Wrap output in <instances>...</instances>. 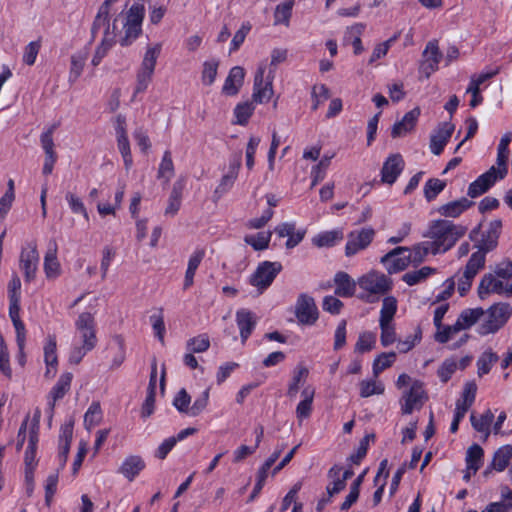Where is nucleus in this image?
Instances as JSON below:
<instances>
[{
	"mask_svg": "<svg viewBox=\"0 0 512 512\" xmlns=\"http://www.w3.org/2000/svg\"><path fill=\"white\" fill-rule=\"evenodd\" d=\"M144 468L145 463L140 456H129L121 465L119 472L132 481Z\"/></svg>",
	"mask_w": 512,
	"mask_h": 512,
	"instance_id": "30",
	"label": "nucleus"
},
{
	"mask_svg": "<svg viewBox=\"0 0 512 512\" xmlns=\"http://www.w3.org/2000/svg\"><path fill=\"white\" fill-rule=\"evenodd\" d=\"M442 56L437 41L428 42L423 51L424 60L420 65V72L426 78H429L430 75L438 69Z\"/></svg>",
	"mask_w": 512,
	"mask_h": 512,
	"instance_id": "16",
	"label": "nucleus"
},
{
	"mask_svg": "<svg viewBox=\"0 0 512 512\" xmlns=\"http://www.w3.org/2000/svg\"><path fill=\"white\" fill-rule=\"evenodd\" d=\"M484 310L482 308L466 309L461 312L457 321L462 325V329H468L473 326L482 316Z\"/></svg>",
	"mask_w": 512,
	"mask_h": 512,
	"instance_id": "46",
	"label": "nucleus"
},
{
	"mask_svg": "<svg viewBox=\"0 0 512 512\" xmlns=\"http://www.w3.org/2000/svg\"><path fill=\"white\" fill-rule=\"evenodd\" d=\"M397 311V300L393 296H388L383 299L382 308L380 311L379 326L391 324Z\"/></svg>",
	"mask_w": 512,
	"mask_h": 512,
	"instance_id": "34",
	"label": "nucleus"
},
{
	"mask_svg": "<svg viewBox=\"0 0 512 512\" xmlns=\"http://www.w3.org/2000/svg\"><path fill=\"white\" fill-rule=\"evenodd\" d=\"M73 437V423H65L61 426L59 436V459L60 466L64 467L70 451V445Z\"/></svg>",
	"mask_w": 512,
	"mask_h": 512,
	"instance_id": "26",
	"label": "nucleus"
},
{
	"mask_svg": "<svg viewBox=\"0 0 512 512\" xmlns=\"http://www.w3.org/2000/svg\"><path fill=\"white\" fill-rule=\"evenodd\" d=\"M114 44L116 43L104 33L100 44L96 47L95 53L91 61L92 65L98 66Z\"/></svg>",
	"mask_w": 512,
	"mask_h": 512,
	"instance_id": "52",
	"label": "nucleus"
},
{
	"mask_svg": "<svg viewBox=\"0 0 512 512\" xmlns=\"http://www.w3.org/2000/svg\"><path fill=\"white\" fill-rule=\"evenodd\" d=\"M210 346L209 337L205 334L191 338L187 342V348L192 353L205 352Z\"/></svg>",
	"mask_w": 512,
	"mask_h": 512,
	"instance_id": "61",
	"label": "nucleus"
},
{
	"mask_svg": "<svg viewBox=\"0 0 512 512\" xmlns=\"http://www.w3.org/2000/svg\"><path fill=\"white\" fill-rule=\"evenodd\" d=\"M501 220H493L489 223L487 231L482 234L481 241L476 245L478 250L488 253L494 250L498 245V239L501 234Z\"/></svg>",
	"mask_w": 512,
	"mask_h": 512,
	"instance_id": "19",
	"label": "nucleus"
},
{
	"mask_svg": "<svg viewBox=\"0 0 512 512\" xmlns=\"http://www.w3.org/2000/svg\"><path fill=\"white\" fill-rule=\"evenodd\" d=\"M511 459L512 445H504L494 453L491 466L494 470L501 472L509 465Z\"/></svg>",
	"mask_w": 512,
	"mask_h": 512,
	"instance_id": "33",
	"label": "nucleus"
},
{
	"mask_svg": "<svg viewBox=\"0 0 512 512\" xmlns=\"http://www.w3.org/2000/svg\"><path fill=\"white\" fill-rule=\"evenodd\" d=\"M483 455L484 451L478 444L471 445L466 454L467 469L475 474L482 464Z\"/></svg>",
	"mask_w": 512,
	"mask_h": 512,
	"instance_id": "36",
	"label": "nucleus"
},
{
	"mask_svg": "<svg viewBox=\"0 0 512 512\" xmlns=\"http://www.w3.org/2000/svg\"><path fill=\"white\" fill-rule=\"evenodd\" d=\"M467 232V227L452 221L439 219L430 223L425 237L433 248L432 254H441L450 250Z\"/></svg>",
	"mask_w": 512,
	"mask_h": 512,
	"instance_id": "2",
	"label": "nucleus"
},
{
	"mask_svg": "<svg viewBox=\"0 0 512 512\" xmlns=\"http://www.w3.org/2000/svg\"><path fill=\"white\" fill-rule=\"evenodd\" d=\"M55 128V125L51 126L47 131L43 132L40 136V142L45 152V157L57 156V153L54 150L55 144L53 141V133Z\"/></svg>",
	"mask_w": 512,
	"mask_h": 512,
	"instance_id": "59",
	"label": "nucleus"
},
{
	"mask_svg": "<svg viewBox=\"0 0 512 512\" xmlns=\"http://www.w3.org/2000/svg\"><path fill=\"white\" fill-rule=\"evenodd\" d=\"M271 236V232H259L256 235L245 236L244 241L251 245L254 250L261 251L268 248Z\"/></svg>",
	"mask_w": 512,
	"mask_h": 512,
	"instance_id": "48",
	"label": "nucleus"
},
{
	"mask_svg": "<svg viewBox=\"0 0 512 512\" xmlns=\"http://www.w3.org/2000/svg\"><path fill=\"white\" fill-rule=\"evenodd\" d=\"M44 270L47 278H56L60 274V264L57 260V244L55 241L51 242V246L46 252Z\"/></svg>",
	"mask_w": 512,
	"mask_h": 512,
	"instance_id": "29",
	"label": "nucleus"
},
{
	"mask_svg": "<svg viewBox=\"0 0 512 512\" xmlns=\"http://www.w3.org/2000/svg\"><path fill=\"white\" fill-rule=\"evenodd\" d=\"M376 344V335L372 332H364L359 335L355 345V352L365 353L371 351Z\"/></svg>",
	"mask_w": 512,
	"mask_h": 512,
	"instance_id": "56",
	"label": "nucleus"
},
{
	"mask_svg": "<svg viewBox=\"0 0 512 512\" xmlns=\"http://www.w3.org/2000/svg\"><path fill=\"white\" fill-rule=\"evenodd\" d=\"M341 470L340 466L334 465L328 471V477L333 479V482L326 487L329 497L338 494L346 487V483L340 478Z\"/></svg>",
	"mask_w": 512,
	"mask_h": 512,
	"instance_id": "38",
	"label": "nucleus"
},
{
	"mask_svg": "<svg viewBox=\"0 0 512 512\" xmlns=\"http://www.w3.org/2000/svg\"><path fill=\"white\" fill-rule=\"evenodd\" d=\"M174 164L172 160V155L169 150H166L163 154L161 163L158 168V178L165 179V182L168 183L171 178L174 176Z\"/></svg>",
	"mask_w": 512,
	"mask_h": 512,
	"instance_id": "43",
	"label": "nucleus"
},
{
	"mask_svg": "<svg viewBox=\"0 0 512 512\" xmlns=\"http://www.w3.org/2000/svg\"><path fill=\"white\" fill-rule=\"evenodd\" d=\"M281 270L282 264L280 262L264 261L258 265L249 282L262 293L272 284Z\"/></svg>",
	"mask_w": 512,
	"mask_h": 512,
	"instance_id": "5",
	"label": "nucleus"
},
{
	"mask_svg": "<svg viewBox=\"0 0 512 512\" xmlns=\"http://www.w3.org/2000/svg\"><path fill=\"white\" fill-rule=\"evenodd\" d=\"M182 190L183 186L181 183L176 182L173 185L169 196L168 205L165 209V215L174 216L179 211L181 206Z\"/></svg>",
	"mask_w": 512,
	"mask_h": 512,
	"instance_id": "40",
	"label": "nucleus"
},
{
	"mask_svg": "<svg viewBox=\"0 0 512 512\" xmlns=\"http://www.w3.org/2000/svg\"><path fill=\"white\" fill-rule=\"evenodd\" d=\"M245 71L240 66L233 67L227 76L222 91L226 95H236L243 85Z\"/></svg>",
	"mask_w": 512,
	"mask_h": 512,
	"instance_id": "25",
	"label": "nucleus"
},
{
	"mask_svg": "<svg viewBox=\"0 0 512 512\" xmlns=\"http://www.w3.org/2000/svg\"><path fill=\"white\" fill-rule=\"evenodd\" d=\"M494 419V414L491 412V410H487L481 417L478 419L474 415V413L471 414L470 420L473 428L478 432H485V437L487 438L489 435V427Z\"/></svg>",
	"mask_w": 512,
	"mask_h": 512,
	"instance_id": "47",
	"label": "nucleus"
},
{
	"mask_svg": "<svg viewBox=\"0 0 512 512\" xmlns=\"http://www.w3.org/2000/svg\"><path fill=\"white\" fill-rule=\"evenodd\" d=\"M474 204L473 201L467 199L466 197H462L460 199L448 202L443 204L437 208V212L446 218H457L463 212L468 210Z\"/></svg>",
	"mask_w": 512,
	"mask_h": 512,
	"instance_id": "22",
	"label": "nucleus"
},
{
	"mask_svg": "<svg viewBox=\"0 0 512 512\" xmlns=\"http://www.w3.org/2000/svg\"><path fill=\"white\" fill-rule=\"evenodd\" d=\"M512 308L508 303H499L488 310V319L481 325L480 334L486 335L498 331L508 320Z\"/></svg>",
	"mask_w": 512,
	"mask_h": 512,
	"instance_id": "6",
	"label": "nucleus"
},
{
	"mask_svg": "<svg viewBox=\"0 0 512 512\" xmlns=\"http://www.w3.org/2000/svg\"><path fill=\"white\" fill-rule=\"evenodd\" d=\"M485 256L486 253L483 251H476L468 260L465 269H464V278L465 279H474V277L477 275L478 271L482 269L485 265Z\"/></svg>",
	"mask_w": 512,
	"mask_h": 512,
	"instance_id": "31",
	"label": "nucleus"
},
{
	"mask_svg": "<svg viewBox=\"0 0 512 512\" xmlns=\"http://www.w3.org/2000/svg\"><path fill=\"white\" fill-rule=\"evenodd\" d=\"M435 273V269L425 266L417 271H410L402 276V280L409 286L416 285Z\"/></svg>",
	"mask_w": 512,
	"mask_h": 512,
	"instance_id": "44",
	"label": "nucleus"
},
{
	"mask_svg": "<svg viewBox=\"0 0 512 512\" xmlns=\"http://www.w3.org/2000/svg\"><path fill=\"white\" fill-rule=\"evenodd\" d=\"M73 375L70 372H66L62 374L55 384V386L51 389L49 397V422H51L55 404L58 400L62 399L65 394L70 390L71 382Z\"/></svg>",
	"mask_w": 512,
	"mask_h": 512,
	"instance_id": "18",
	"label": "nucleus"
},
{
	"mask_svg": "<svg viewBox=\"0 0 512 512\" xmlns=\"http://www.w3.org/2000/svg\"><path fill=\"white\" fill-rule=\"evenodd\" d=\"M420 116V109L418 107L407 112L401 121L395 123L392 127L391 135L393 138L401 137L406 133L413 130L418 117Z\"/></svg>",
	"mask_w": 512,
	"mask_h": 512,
	"instance_id": "24",
	"label": "nucleus"
},
{
	"mask_svg": "<svg viewBox=\"0 0 512 512\" xmlns=\"http://www.w3.org/2000/svg\"><path fill=\"white\" fill-rule=\"evenodd\" d=\"M293 5H294V0H287L284 3L277 5L275 12H274L275 24L288 25L289 19L291 17V13H292Z\"/></svg>",
	"mask_w": 512,
	"mask_h": 512,
	"instance_id": "49",
	"label": "nucleus"
},
{
	"mask_svg": "<svg viewBox=\"0 0 512 512\" xmlns=\"http://www.w3.org/2000/svg\"><path fill=\"white\" fill-rule=\"evenodd\" d=\"M360 386V396L362 398H367L372 395H380L384 392V385L381 382H376L375 380H363L359 383Z\"/></svg>",
	"mask_w": 512,
	"mask_h": 512,
	"instance_id": "55",
	"label": "nucleus"
},
{
	"mask_svg": "<svg viewBox=\"0 0 512 512\" xmlns=\"http://www.w3.org/2000/svg\"><path fill=\"white\" fill-rule=\"evenodd\" d=\"M335 294L340 297H351L356 290L355 281L345 272H338L335 275Z\"/></svg>",
	"mask_w": 512,
	"mask_h": 512,
	"instance_id": "28",
	"label": "nucleus"
},
{
	"mask_svg": "<svg viewBox=\"0 0 512 512\" xmlns=\"http://www.w3.org/2000/svg\"><path fill=\"white\" fill-rule=\"evenodd\" d=\"M161 49L162 45L160 43L147 48L141 66L137 72V84L135 93H141L147 89L149 83L152 80L156 62L161 53Z\"/></svg>",
	"mask_w": 512,
	"mask_h": 512,
	"instance_id": "4",
	"label": "nucleus"
},
{
	"mask_svg": "<svg viewBox=\"0 0 512 512\" xmlns=\"http://www.w3.org/2000/svg\"><path fill=\"white\" fill-rule=\"evenodd\" d=\"M375 235L376 231L372 227H364L351 231L347 235L345 255L351 257L365 250L372 243Z\"/></svg>",
	"mask_w": 512,
	"mask_h": 512,
	"instance_id": "8",
	"label": "nucleus"
},
{
	"mask_svg": "<svg viewBox=\"0 0 512 512\" xmlns=\"http://www.w3.org/2000/svg\"><path fill=\"white\" fill-rule=\"evenodd\" d=\"M308 369L305 367H297L293 372V378L291 383L289 384L287 395L290 398H294L298 391L299 385L302 381H304L308 376Z\"/></svg>",
	"mask_w": 512,
	"mask_h": 512,
	"instance_id": "53",
	"label": "nucleus"
},
{
	"mask_svg": "<svg viewBox=\"0 0 512 512\" xmlns=\"http://www.w3.org/2000/svg\"><path fill=\"white\" fill-rule=\"evenodd\" d=\"M506 285L499 279H496V275L492 273L485 274L478 286V296L480 299H485L489 294H503L505 293Z\"/></svg>",
	"mask_w": 512,
	"mask_h": 512,
	"instance_id": "23",
	"label": "nucleus"
},
{
	"mask_svg": "<svg viewBox=\"0 0 512 512\" xmlns=\"http://www.w3.org/2000/svg\"><path fill=\"white\" fill-rule=\"evenodd\" d=\"M295 313L301 324L312 325L318 319V310L315 301L307 294L299 295Z\"/></svg>",
	"mask_w": 512,
	"mask_h": 512,
	"instance_id": "13",
	"label": "nucleus"
},
{
	"mask_svg": "<svg viewBox=\"0 0 512 512\" xmlns=\"http://www.w3.org/2000/svg\"><path fill=\"white\" fill-rule=\"evenodd\" d=\"M144 16L145 6L143 2L137 1L128 10L113 14L112 22L111 16L107 17V22L102 26L104 33L115 43L128 47L142 34Z\"/></svg>",
	"mask_w": 512,
	"mask_h": 512,
	"instance_id": "1",
	"label": "nucleus"
},
{
	"mask_svg": "<svg viewBox=\"0 0 512 512\" xmlns=\"http://www.w3.org/2000/svg\"><path fill=\"white\" fill-rule=\"evenodd\" d=\"M116 136H117L118 149L123 157L125 168L127 170H129L130 167L132 166L133 160H132L130 143H129L127 134H123V132H121V135H116Z\"/></svg>",
	"mask_w": 512,
	"mask_h": 512,
	"instance_id": "54",
	"label": "nucleus"
},
{
	"mask_svg": "<svg viewBox=\"0 0 512 512\" xmlns=\"http://www.w3.org/2000/svg\"><path fill=\"white\" fill-rule=\"evenodd\" d=\"M162 312L163 310L159 309L158 314L151 315L150 322L152 324L156 337L162 344H164L165 324Z\"/></svg>",
	"mask_w": 512,
	"mask_h": 512,
	"instance_id": "64",
	"label": "nucleus"
},
{
	"mask_svg": "<svg viewBox=\"0 0 512 512\" xmlns=\"http://www.w3.org/2000/svg\"><path fill=\"white\" fill-rule=\"evenodd\" d=\"M44 360L47 366L55 368L57 366V354H56V337L49 336L47 343L44 347Z\"/></svg>",
	"mask_w": 512,
	"mask_h": 512,
	"instance_id": "60",
	"label": "nucleus"
},
{
	"mask_svg": "<svg viewBox=\"0 0 512 512\" xmlns=\"http://www.w3.org/2000/svg\"><path fill=\"white\" fill-rule=\"evenodd\" d=\"M255 110V106L253 101H246L236 105L234 109V115L236 118L235 123L238 125H246L249 121V118L252 116Z\"/></svg>",
	"mask_w": 512,
	"mask_h": 512,
	"instance_id": "42",
	"label": "nucleus"
},
{
	"mask_svg": "<svg viewBox=\"0 0 512 512\" xmlns=\"http://www.w3.org/2000/svg\"><path fill=\"white\" fill-rule=\"evenodd\" d=\"M396 360L395 352L381 353L373 362V374L375 377L384 371L385 369L392 366Z\"/></svg>",
	"mask_w": 512,
	"mask_h": 512,
	"instance_id": "51",
	"label": "nucleus"
},
{
	"mask_svg": "<svg viewBox=\"0 0 512 512\" xmlns=\"http://www.w3.org/2000/svg\"><path fill=\"white\" fill-rule=\"evenodd\" d=\"M454 125L450 122L442 123L435 134L430 138V149L433 154L440 155L452 136Z\"/></svg>",
	"mask_w": 512,
	"mask_h": 512,
	"instance_id": "20",
	"label": "nucleus"
},
{
	"mask_svg": "<svg viewBox=\"0 0 512 512\" xmlns=\"http://www.w3.org/2000/svg\"><path fill=\"white\" fill-rule=\"evenodd\" d=\"M427 399L423 383L419 380L413 381L411 387L404 391L401 397L402 414L408 415L414 410L421 409Z\"/></svg>",
	"mask_w": 512,
	"mask_h": 512,
	"instance_id": "7",
	"label": "nucleus"
},
{
	"mask_svg": "<svg viewBox=\"0 0 512 512\" xmlns=\"http://www.w3.org/2000/svg\"><path fill=\"white\" fill-rule=\"evenodd\" d=\"M102 420V410L99 402H93L84 415L85 428L90 431Z\"/></svg>",
	"mask_w": 512,
	"mask_h": 512,
	"instance_id": "45",
	"label": "nucleus"
},
{
	"mask_svg": "<svg viewBox=\"0 0 512 512\" xmlns=\"http://www.w3.org/2000/svg\"><path fill=\"white\" fill-rule=\"evenodd\" d=\"M272 72L273 70H270L269 75L267 76V80L264 82L265 67L260 66L258 68L254 77V89L252 94L253 102L265 103L271 99L273 95V77L271 76Z\"/></svg>",
	"mask_w": 512,
	"mask_h": 512,
	"instance_id": "10",
	"label": "nucleus"
},
{
	"mask_svg": "<svg viewBox=\"0 0 512 512\" xmlns=\"http://www.w3.org/2000/svg\"><path fill=\"white\" fill-rule=\"evenodd\" d=\"M405 162L401 154H391L383 163L381 169V182L392 185L402 173Z\"/></svg>",
	"mask_w": 512,
	"mask_h": 512,
	"instance_id": "15",
	"label": "nucleus"
},
{
	"mask_svg": "<svg viewBox=\"0 0 512 512\" xmlns=\"http://www.w3.org/2000/svg\"><path fill=\"white\" fill-rule=\"evenodd\" d=\"M39 262V254L35 242H30L26 248H23L20 254L19 265L24 272L26 282H31L36 276Z\"/></svg>",
	"mask_w": 512,
	"mask_h": 512,
	"instance_id": "11",
	"label": "nucleus"
},
{
	"mask_svg": "<svg viewBox=\"0 0 512 512\" xmlns=\"http://www.w3.org/2000/svg\"><path fill=\"white\" fill-rule=\"evenodd\" d=\"M461 330H463L462 325L458 321L453 325H443V327L435 333V340L441 344L447 343L453 335L459 333Z\"/></svg>",
	"mask_w": 512,
	"mask_h": 512,
	"instance_id": "58",
	"label": "nucleus"
},
{
	"mask_svg": "<svg viewBox=\"0 0 512 512\" xmlns=\"http://www.w3.org/2000/svg\"><path fill=\"white\" fill-rule=\"evenodd\" d=\"M358 285L364 291L358 298L367 303H374L381 295L391 290L392 281L383 273L371 271L359 278Z\"/></svg>",
	"mask_w": 512,
	"mask_h": 512,
	"instance_id": "3",
	"label": "nucleus"
},
{
	"mask_svg": "<svg viewBox=\"0 0 512 512\" xmlns=\"http://www.w3.org/2000/svg\"><path fill=\"white\" fill-rule=\"evenodd\" d=\"M116 1L117 0H105L99 7L91 27V33L93 38H95L97 31L101 29L102 26L105 25V23L107 22V17H110L111 15V5Z\"/></svg>",
	"mask_w": 512,
	"mask_h": 512,
	"instance_id": "35",
	"label": "nucleus"
},
{
	"mask_svg": "<svg viewBox=\"0 0 512 512\" xmlns=\"http://www.w3.org/2000/svg\"><path fill=\"white\" fill-rule=\"evenodd\" d=\"M499 360V356L491 349L486 350L477 360L478 376L488 374L492 366Z\"/></svg>",
	"mask_w": 512,
	"mask_h": 512,
	"instance_id": "39",
	"label": "nucleus"
},
{
	"mask_svg": "<svg viewBox=\"0 0 512 512\" xmlns=\"http://www.w3.org/2000/svg\"><path fill=\"white\" fill-rule=\"evenodd\" d=\"M407 252H409V248L397 247L381 258V263L386 266V270L389 274L403 271L408 267L410 257L406 256Z\"/></svg>",
	"mask_w": 512,
	"mask_h": 512,
	"instance_id": "12",
	"label": "nucleus"
},
{
	"mask_svg": "<svg viewBox=\"0 0 512 512\" xmlns=\"http://www.w3.org/2000/svg\"><path fill=\"white\" fill-rule=\"evenodd\" d=\"M65 199L68 202V205L74 214H80L87 222L89 221L87 209L81 198H79L76 194L72 192H67L65 195Z\"/></svg>",
	"mask_w": 512,
	"mask_h": 512,
	"instance_id": "57",
	"label": "nucleus"
},
{
	"mask_svg": "<svg viewBox=\"0 0 512 512\" xmlns=\"http://www.w3.org/2000/svg\"><path fill=\"white\" fill-rule=\"evenodd\" d=\"M218 65L217 61H207L203 64L202 81L205 85L210 86L214 83Z\"/></svg>",
	"mask_w": 512,
	"mask_h": 512,
	"instance_id": "63",
	"label": "nucleus"
},
{
	"mask_svg": "<svg viewBox=\"0 0 512 512\" xmlns=\"http://www.w3.org/2000/svg\"><path fill=\"white\" fill-rule=\"evenodd\" d=\"M502 501L492 502L482 512H509L512 508V490L507 486L501 488Z\"/></svg>",
	"mask_w": 512,
	"mask_h": 512,
	"instance_id": "32",
	"label": "nucleus"
},
{
	"mask_svg": "<svg viewBox=\"0 0 512 512\" xmlns=\"http://www.w3.org/2000/svg\"><path fill=\"white\" fill-rule=\"evenodd\" d=\"M433 248L429 244L428 241L421 242L413 246V248L409 252L406 253V256L410 257V263L420 264L424 261L425 257L431 253Z\"/></svg>",
	"mask_w": 512,
	"mask_h": 512,
	"instance_id": "41",
	"label": "nucleus"
},
{
	"mask_svg": "<svg viewBox=\"0 0 512 512\" xmlns=\"http://www.w3.org/2000/svg\"><path fill=\"white\" fill-rule=\"evenodd\" d=\"M191 396L188 394L186 389L182 388L175 396L173 400L174 407L181 413L189 415L190 411Z\"/></svg>",
	"mask_w": 512,
	"mask_h": 512,
	"instance_id": "62",
	"label": "nucleus"
},
{
	"mask_svg": "<svg viewBox=\"0 0 512 512\" xmlns=\"http://www.w3.org/2000/svg\"><path fill=\"white\" fill-rule=\"evenodd\" d=\"M446 187V183L438 178H430L424 186V196L428 202L434 200Z\"/></svg>",
	"mask_w": 512,
	"mask_h": 512,
	"instance_id": "50",
	"label": "nucleus"
},
{
	"mask_svg": "<svg viewBox=\"0 0 512 512\" xmlns=\"http://www.w3.org/2000/svg\"><path fill=\"white\" fill-rule=\"evenodd\" d=\"M236 322L240 331L241 340L245 343L256 327L257 317L248 309H240L236 312Z\"/></svg>",
	"mask_w": 512,
	"mask_h": 512,
	"instance_id": "21",
	"label": "nucleus"
},
{
	"mask_svg": "<svg viewBox=\"0 0 512 512\" xmlns=\"http://www.w3.org/2000/svg\"><path fill=\"white\" fill-rule=\"evenodd\" d=\"M76 328L81 333L83 339V347L86 350H92L97 342L94 330V317L89 312L81 313L76 320Z\"/></svg>",
	"mask_w": 512,
	"mask_h": 512,
	"instance_id": "14",
	"label": "nucleus"
},
{
	"mask_svg": "<svg viewBox=\"0 0 512 512\" xmlns=\"http://www.w3.org/2000/svg\"><path fill=\"white\" fill-rule=\"evenodd\" d=\"M496 167L492 166L487 172L480 175L468 187V196L476 198L489 190L490 187L498 180Z\"/></svg>",
	"mask_w": 512,
	"mask_h": 512,
	"instance_id": "17",
	"label": "nucleus"
},
{
	"mask_svg": "<svg viewBox=\"0 0 512 512\" xmlns=\"http://www.w3.org/2000/svg\"><path fill=\"white\" fill-rule=\"evenodd\" d=\"M343 239L341 230L326 231L318 234L312 239V242L317 247H332L338 241Z\"/></svg>",
	"mask_w": 512,
	"mask_h": 512,
	"instance_id": "37",
	"label": "nucleus"
},
{
	"mask_svg": "<svg viewBox=\"0 0 512 512\" xmlns=\"http://www.w3.org/2000/svg\"><path fill=\"white\" fill-rule=\"evenodd\" d=\"M90 51L88 47L75 52L71 56V66L69 71V82L74 83L81 76L85 63L89 57Z\"/></svg>",
	"mask_w": 512,
	"mask_h": 512,
	"instance_id": "27",
	"label": "nucleus"
},
{
	"mask_svg": "<svg viewBox=\"0 0 512 512\" xmlns=\"http://www.w3.org/2000/svg\"><path fill=\"white\" fill-rule=\"evenodd\" d=\"M39 438L29 437L28 446L25 451V488L26 493L30 497L34 491V471L37 467L36 451Z\"/></svg>",
	"mask_w": 512,
	"mask_h": 512,
	"instance_id": "9",
	"label": "nucleus"
}]
</instances>
